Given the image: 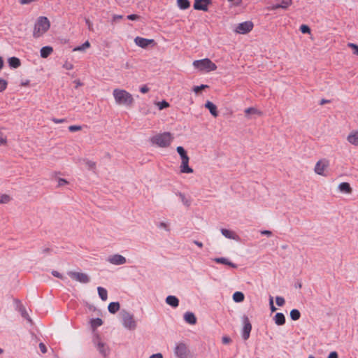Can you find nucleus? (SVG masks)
I'll return each instance as SVG.
<instances>
[{"mask_svg": "<svg viewBox=\"0 0 358 358\" xmlns=\"http://www.w3.org/2000/svg\"><path fill=\"white\" fill-rule=\"evenodd\" d=\"M50 27V22L48 18L45 16H40L34 24L33 36L35 38L41 37Z\"/></svg>", "mask_w": 358, "mask_h": 358, "instance_id": "1", "label": "nucleus"}, {"mask_svg": "<svg viewBox=\"0 0 358 358\" xmlns=\"http://www.w3.org/2000/svg\"><path fill=\"white\" fill-rule=\"evenodd\" d=\"M113 96L115 101L125 106H131L134 99L132 95L124 90L115 89L113 90Z\"/></svg>", "mask_w": 358, "mask_h": 358, "instance_id": "2", "label": "nucleus"}, {"mask_svg": "<svg viewBox=\"0 0 358 358\" xmlns=\"http://www.w3.org/2000/svg\"><path fill=\"white\" fill-rule=\"evenodd\" d=\"M173 137L170 132H164L157 134L150 138L152 144H155L160 148H167L171 145Z\"/></svg>", "mask_w": 358, "mask_h": 358, "instance_id": "3", "label": "nucleus"}, {"mask_svg": "<svg viewBox=\"0 0 358 358\" xmlns=\"http://www.w3.org/2000/svg\"><path fill=\"white\" fill-rule=\"evenodd\" d=\"M193 66L196 69L205 72L213 71L217 68V65L208 58L195 60L193 62Z\"/></svg>", "mask_w": 358, "mask_h": 358, "instance_id": "4", "label": "nucleus"}, {"mask_svg": "<svg viewBox=\"0 0 358 358\" xmlns=\"http://www.w3.org/2000/svg\"><path fill=\"white\" fill-rule=\"evenodd\" d=\"M122 316V325L129 330H134L136 328V322L134 320V315L126 310L120 311Z\"/></svg>", "mask_w": 358, "mask_h": 358, "instance_id": "5", "label": "nucleus"}, {"mask_svg": "<svg viewBox=\"0 0 358 358\" xmlns=\"http://www.w3.org/2000/svg\"><path fill=\"white\" fill-rule=\"evenodd\" d=\"M174 353L178 358H192L190 350L187 345L182 342L176 344Z\"/></svg>", "mask_w": 358, "mask_h": 358, "instance_id": "6", "label": "nucleus"}, {"mask_svg": "<svg viewBox=\"0 0 358 358\" xmlns=\"http://www.w3.org/2000/svg\"><path fill=\"white\" fill-rule=\"evenodd\" d=\"M242 320L243 326L241 331V336L244 341H246L250 338V332L252 330V324L247 315H243Z\"/></svg>", "mask_w": 358, "mask_h": 358, "instance_id": "7", "label": "nucleus"}, {"mask_svg": "<svg viewBox=\"0 0 358 358\" xmlns=\"http://www.w3.org/2000/svg\"><path fill=\"white\" fill-rule=\"evenodd\" d=\"M93 342L94 345H96L98 351L101 355H103L104 357L108 355L110 350L108 347L106 346V343L101 341L99 335H96L94 338Z\"/></svg>", "mask_w": 358, "mask_h": 358, "instance_id": "8", "label": "nucleus"}, {"mask_svg": "<svg viewBox=\"0 0 358 358\" xmlns=\"http://www.w3.org/2000/svg\"><path fill=\"white\" fill-rule=\"evenodd\" d=\"M69 276L80 283L86 284L90 282V276L84 273L76 272V271H69L68 273Z\"/></svg>", "mask_w": 358, "mask_h": 358, "instance_id": "9", "label": "nucleus"}, {"mask_svg": "<svg viewBox=\"0 0 358 358\" xmlns=\"http://www.w3.org/2000/svg\"><path fill=\"white\" fill-rule=\"evenodd\" d=\"M181 159L180 172L183 173H192L194 170L189 166V157L187 152L180 155Z\"/></svg>", "mask_w": 358, "mask_h": 358, "instance_id": "10", "label": "nucleus"}, {"mask_svg": "<svg viewBox=\"0 0 358 358\" xmlns=\"http://www.w3.org/2000/svg\"><path fill=\"white\" fill-rule=\"evenodd\" d=\"M134 42L136 45L142 48H147L150 45L155 46L156 45V42L154 39H148L140 36H136L134 39Z\"/></svg>", "mask_w": 358, "mask_h": 358, "instance_id": "11", "label": "nucleus"}, {"mask_svg": "<svg viewBox=\"0 0 358 358\" xmlns=\"http://www.w3.org/2000/svg\"><path fill=\"white\" fill-rule=\"evenodd\" d=\"M213 3L212 0H194L193 8L196 10L207 12L208 7Z\"/></svg>", "mask_w": 358, "mask_h": 358, "instance_id": "12", "label": "nucleus"}, {"mask_svg": "<svg viewBox=\"0 0 358 358\" xmlns=\"http://www.w3.org/2000/svg\"><path fill=\"white\" fill-rule=\"evenodd\" d=\"M254 24L251 21H245L239 23L236 29V31L241 34H246L253 29Z\"/></svg>", "mask_w": 358, "mask_h": 358, "instance_id": "13", "label": "nucleus"}, {"mask_svg": "<svg viewBox=\"0 0 358 358\" xmlns=\"http://www.w3.org/2000/svg\"><path fill=\"white\" fill-rule=\"evenodd\" d=\"M14 302L15 304V309H16V310H17L18 312L20 313L21 316L23 318L28 320L29 322H31V320L30 317L29 316V315L27 312V310H26L25 307L23 306V304L22 303L21 301L17 299H15Z\"/></svg>", "mask_w": 358, "mask_h": 358, "instance_id": "14", "label": "nucleus"}, {"mask_svg": "<svg viewBox=\"0 0 358 358\" xmlns=\"http://www.w3.org/2000/svg\"><path fill=\"white\" fill-rule=\"evenodd\" d=\"M108 262L114 265H122L127 262V259L122 255L115 254L109 256L108 258Z\"/></svg>", "mask_w": 358, "mask_h": 358, "instance_id": "15", "label": "nucleus"}, {"mask_svg": "<svg viewBox=\"0 0 358 358\" xmlns=\"http://www.w3.org/2000/svg\"><path fill=\"white\" fill-rule=\"evenodd\" d=\"M328 166V162L324 160L318 161L315 166V171L317 174L324 176V171Z\"/></svg>", "mask_w": 358, "mask_h": 358, "instance_id": "16", "label": "nucleus"}, {"mask_svg": "<svg viewBox=\"0 0 358 358\" xmlns=\"http://www.w3.org/2000/svg\"><path fill=\"white\" fill-rule=\"evenodd\" d=\"M213 261L217 264H221L224 265L229 266L231 268H236L237 265L232 262H231L229 259L226 257H215Z\"/></svg>", "mask_w": 358, "mask_h": 358, "instance_id": "17", "label": "nucleus"}, {"mask_svg": "<svg viewBox=\"0 0 358 358\" xmlns=\"http://www.w3.org/2000/svg\"><path fill=\"white\" fill-rule=\"evenodd\" d=\"M184 320L189 324H195L197 322L196 317L192 312L187 311L183 315Z\"/></svg>", "mask_w": 358, "mask_h": 358, "instance_id": "18", "label": "nucleus"}, {"mask_svg": "<svg viewBox=\"0 0 358 358\" xmlns=\"http://www.w3.org/2000/svg\"><path fill=\"white\" fill-rule=\"evenodd\" d=\"M292 3V0H281L280 3H275L271 6V10H276L278 8L286 9Z\"/></svg>", "mask_w": 358, "mask_h": 358, "instance_id": "19", "label": "nucleus"}, {"mask_svg": "<svg viewBox=\"0 0 358 358\" xmlns=\"http://www.w3.org/2000/svg\"><path fill=\"white\" fill-rule=\"evenodd\" d=\"M221 233L227 238L232 240L239 239V236L234 231H231L230 229L222 228L221 229Z\"/></svg>", "mask_w": 358, "mask_h": 358, "instance_id": "20", "label": "nucleus"}, {"mask_svg": "<svg viewBox=\"0 0 358 358\" xmlns=\"http://www.w3.org/2000/svg\"><path fill=\"white\" fill-rule=\"evenodd\" d=\"M166 303L173 308H176L179 306V299L173 295H169L165 299Z\"/></svg>", "mask_w": 358, "mask_h": 358, "instance_id": "21", "label": "nucleus"}, {"mask_svg": "<svg viewBox=\"0 0 358 358\" xmlns=\"http://www.w3.org/2000/svg\"><path fill=\"white\" fill-rule=\"evenodd\" d=\"M273 321L278 326L284 325L286 322V318L282 313H277L273 317Z\"/></svg>", "mask_w": 358, "mask_h": 358, "instance_id": "22", "label": "nucleus"}, {"mask_svg": "<svg viewBox=\"0 0 358 358\" xmlns=\"http://www.w3.org/2000/svg\"><path fill=\"white\" fill-rule=\"evenodd\" d=\"M8 66L10 69H17L21 66V61L18 57H11L8 59Z\"/></svg>", "mask_w": 358, "mask_h": 358, "instance_id": "23", "label": "nucleus"}, {"mask_svg": "<svg viewBox=\"0 0 358 358\" xmlns=\"http://www.w3.org/2000/svg\"><path fill=\"white\" fill-rule=\"evenodd\" d=\"M338 189L341 192L345 194H350L352 191L350 183L347 182H341L338 185Z\"/></svg>", "mask_w": 358, "mask_h": 358, "instance_id": "24", "label": "nucleus"}, {"mask_svg": "<svg viewBox=\"0 0 358 358\" xmlns=\"http://www.w3.org/2000/svg\"><path fill=\"white\" fill-rule=\"evenodd\" d=\"M53 52V48L51 46L46 45L41 48L40 54L42 58L48 57Z\"/></svg>", "mask_w": 358, "mask_h": 358, "instance_id": "25", "label": "nucleus"}, {"mask_svg": "<svg viewBox=\"0 0 358 358\" xmlns=\"http://www.w3.org/2000/svg\"><path fill=\"white\" fill-rule=\"evenodd\" d=\"M120 308V304L118 301L110 302L108 306V312L111 314H115Z\"/></svg>", "mask_w": 358, "mask_h": 358, "instance_id": "26", "label": "nucleus"}, {"mask_svg": "<svg viewBox=\"0 0 358 358\" xmlns=\"http://www.w3.org/2000/svg\"><path fill=\"white\" fill-rule=\"evenodd\" d=\"M90 325H91V328L93 330H95L97 327L101 326L103 322V320L101 318L96 317V318L91 319L90 321Z\"/></svg>", "mask_w": 358, "mask_h": 358, "instance_id": "27", "label": "nucleus"}, {"mask_svg": "<svg viewBox=\"0 0 358 358\" xmlns=\"http://www.w3.org/2000/svg\"><path fill=\"white\" fill-rule=\"evenodd\" d=\"M233 300L236 303L243 302L245 299V295L242 292L236 291L233 294Z\"/></svg>", "mask_w": 358, "mask_h": 358, "instance_id": "28", "label": "nucleus"}, {"mask_svg": "<svg viewBox=\"0 0 358 358\" xmlns=\"http://www.w3.org/2000/svg\"><path fill=\"white\" fill-rule=\"evenodd\" d=\"M348 141L351 144L358 146V131H356L348 135Z\"/></svg>", "mask_w": 358, "mask_h": 358, "instance_id": "29", "label": "nucleus"}, {"mask_svg": "<svg viewBox=\"0 0 358 358\" xmlns=\"http://www.w3.org/2000/svg\"><path fill=\"white\" fill-rule=\"evenodd\" d=\"M177 5L181 10H186L190 7V1L189 0H177Z\"/></svg>", "mask_w": 358, "mask_h": 358, "instance_id": "30", "label": "nucleus"}, {"mask_svg": "<svg viewBox=\"0 0 358 358\" xmlns=\"http://www.w3.org/2000/svg\"><path fill=\"white\" fill-rule=\"evenodd\" d=\"M98 294L102 301H106L108 299V292L106 289L102 287H97Z\"/></svg>", "mask_w": 358, "mask_h": 358, "instance_id": "31", "label": "nucleus"}, {"mask_svg": "<svg viewBox=\"0 0 358 358\" xmlns=\"http://www.w3.org/2000/svg\"><path fill=\"white\" fill-rule=\"evenodd\" d=\"M176 195L180 197L181 201L185 206L189 207L191 205V201L189 199L186 198L185 194L180 192H178L176 193Z\"/></svg>", "mask_w": 358, "mask_h": 358, "instance_id": "32", "label": "nucleus"}, {"mask_svg": "<svg viewBox=\"0 0 358 358\" xmlns=\"http://www.w3.org/2000/svg\"><path fill=\"white\" fill-rule=\"evenodd\" d=\"M290 318L296 321L299 320L301 317V313L298 309L294 308L290 311Z\"/></svg>", "mask_w": 358, "mask_h": 358, "instance_id": "33", "label": "nucleus"}, {"mask_svg": "<svg viewBox=\"0 0 358 358\" xmlns=\"http://www.w3.org/2000/svg\"><path fill=\"white\" fill-rule=\"evenodd\" d=\"M155 104L157 106L158 110H162L167 108L170 105L168 101L166 100H162L161 101H156Z\"/></svg>", "mask_w": 358, "mask_h": 358, "instance_id": "34", "label": "nucleus"}, {"mask_svg": "<svg viewBox=\"0 0 358 358\" xmlns=\"http://www.w3.org/2000/svg\"><path fill=\"white\" fill-rule=\"evenodd\" d=\"M204 106L209 110V112H217V106L210 101H207Z\"/></svg>", "mask_w": 358, "mask_h": 358, "instance_id": "35", "label": "nucleus"}, {"mask_svg": "<svg viewBox=\"0 0 358 358\" xmlns=\"http://www.w3.org/2000/svg\"><path fill=\"white\" fill-rule=\"evenodd\" d=\"M90 47V43L89 41H86L82 45L76 46L73 48V51H84L85 49L89 48Z\"/></svg>", "mask_w": 358, "mask_h": 358, "instance_id": "36", "label": "nucleus"}, {"mask_svg": "<svg viewBox=\"0 0 358 358\" xmlns=\"http://www.w3.org/2000/svg\"><path fill=\"white\" fill-rule=\"evenodd\" d=\"M299 30L302 34H310L311 29L307 24H301L299 27Z\"/></svg>", "mask_w": 358, "mask_h": 358, "instance_id": "37", "label": "nucleus"}, {"mask_svg": "<svg viewBox=\"0 0 358 358\" xmlns=\"http://www.w3.org/2000/svg\"><path fill=\"white\" fill-rule=\"evenodd\" d=\"M11 200L9 195L3 194L0 195V203H8Z\"/></svg>", "mask_w": 358, "mask_h": 358, "instance_id": "38", "label": "nucleus"}, {"mask_svg": "<svg viewBox=\"0 0 358 358\" xmlns=\"http://www.w3.org/2000/svg\"><path fill=\"white\" fill-rule=\"evenodd\" d=\"M208 87H209L207 85H201L199 86H194L193 90L196 94H199L202 92L203 89Z\"/></svg>", "mask_w": 358, "mask_h": 358, "instance_id": "39", "label": "nucleus"}, {"mask_svg": "<svg viewBox=\"0 0 358 358\" xmlns=\"http://www.w3.org/2000/svg\"><path fill=\"white\" fill-rule=\"evenodd\" d=\"M275 303L278 306H283L285 303V300L282 296H275Z\"/></svg>", "mask_w": 358, "mask_h": 358, "instance_id": "40", "label": "nucleus"}, {"mask_svg": "<svg viewBox=\"0 0 358 358\" xmlns=\"http://www.w3.org/2000/svg\"><path fill=\"white\" fill-rule=\"evenodd\" d=\"M348 46L352 49L354 55H356L358 56V45L357 44L349 43L348 44Z\"/></svg>", "mask_w": 358, "mask_h": 358, "instance_id": "41", "label": "nucleus"}, {"mask_svg": "<svg viewBox=\"0 0 358 358\" xmlns=\"http://www.w3.org/2000/svg\"><path fill=\"white\" fill-rule=\"evenodd\" d=\"M7 85L8 82L6 80L0 78V92L4 91L6 89Z\"/></svg>", "mask_w": 358, "mask_h": 358, "instance_id": "42", "label": "nucleus"}, {"mask_svg": "<svg viewBox=\"0 0 358 358\" xmlns=\"http://www.w3.org/2000/svg\"><path fill=\"white\" fill-rule=\"evenodd\" d=\"M68 129L70 132H76L82 129V127L80 125H71L68 127Z\"/></svg>", "mask_w": 358, "mask_h": 358, "instance_id": "43", "label": "nucleus"}, {"mask_svg": "<svg viewBox=\"0 0 358 358\" xmlns=\"http://www.w3.org/2000/svg\"><path fill=\"white\" fill-rule=\"evenodd\" d=\"M269 306H270V310H271V313H274L276 311L277 308L273 304V298L271 296H270V298H269Z\"/></svg>", "mask_w": 358, "mask_h": 358, "instance_id": "44", "label": "nucleus"}, {"mask_svg": "<svg viewBox=\"0 0 358 358\" xmlns=\"http://www.w3.org/2000/svg\"><path fill=\"white\" fill-rule=\"evenodd\" d=\"M85 24L87 26V28L90 31H94V28H93V24L92 22L90 21V20L89 18H85Z\"/></svg>", "mask_w": 358, "mask_h": 358, "instance_id": "45", "label": "nucleus"}, {"mask_svg": "<svg viewBox=\"0 0 358 358\" xmlns=\"http://www.w3.org/2000/svg\"><path fill=\"white\" fill-rule=\"evenodd\" d=\"M127 19L132 21L138 20L140 19V16L137 14H130L127 16Z\"/></svg>", "mask_w": 358, "mask_h": 358, "instance_id": "46", "label": "nucleus"}, {"mask_svg": "<svg viewBox=\"0 0 358 358\" xmlns=\"http://www.w3.org/2000/svg\"><path fill=\"white\" fill-rule=\"evenodd\" d=\"M38 347H39V349H40L41 352L43 354H45V353L47 352V350H47V347H46V345L43 343L41 342L39 343V345H38Z\"/></svg>", "mask_w": 358, "mask_h": 358, "instance_id": "47", "label": "nucleus"}, {"mask_svg": "<svg viewBox=\"0 0 358 358\" xmlns=\"http://www.w3.org/2000/svg\"><path fill=\"white\" fill-rule=\"evenodd\" d=\"M57 182H58V187H62V186H64L69 183V182L66 179L62 178H58Z\"/></svg>", "mask_w": 358, "mask_h": 358, "instance_id": "48", "label": "nucleus"}, {"mask_svg": "<svg viewBox=\"0 0 358 358\" xmlns=\"http://www.w3.org/2000/svg\"><path fill=\"white\" fill-rule=\"evenodd\" d=\"M7 143V138L3 136V134L0 132V145H4Z\"/></svg>", "mask_w": 358, "mask_h": 358, "instance_id": "49", "label": "nucleus"}, {"mask_svg": "<svg viewBox=\"0 0 358 358\" xmlns=\"http://www.w3.org/2000/svg\"><path fill=\"white\" fill-rule=\"evenodd\" d=\"M158 227L159 228L164 229L167 231H169L170 230L169 227V225L166 223L164 222H159V224H158Z\"/></svg>", "mask_w": 358, "mask_h": 358, "instance_id": "50", "label": "nucleus"}, {"mask_svg": "<svg viewBox=\"0 0 358 358\" xmlns=\"http://www.w3.org/2000/svg\"><path fill=\"white\" fill-rule=\"evenodd\" d=\"M140 92L143 94H145L147 92H149L150 90V88L146 85H142L141 87H140Z\"/></svg>", "mask_w": 358, "mask_h": 358, "instance_id": "51", "label": "nucleus"}, {"mask_svg": "<svg viewBox=\"0 0 358 358\" xmlns=\"http://www.w3.org/2000/svg\"><path fill=\"white\" fill-rule=\"evenodd\" d=\"M222 342L223 344H229L231 342V338L229 336H223L222 338Z\"/></svg>", "mask_w": 358, "mask_h": 358, "instance_id": "52", "label": "nucleus"}, {"mask_svg": "<svg viewBox=\"0 0 358 358\" xmlns=\"http://www.w3.org/2000/svg\"><path fill=\"white\" fill-rule=\"evenodd\" d=\"M63 67L66 70H71L73 69V65L70 62H66L65 64L63 65Z\"/></svg>", "mask_w": 358, "mask_h": 358, "instance_id": "53", "label": "nucleus"}, {"mask_svg": "<svg viewBox=\"0 0 358 358\" xmlns=\"http://www.w3.org/2000/svg\"><path fill=\"white\" fill-rule=\"evenodd\" d=\"M176 151L179 155H183L185 152H187L182 146H178L176 148Z\"/></svg>", "mask_w": 358, "mask_h": 358, "instance_id": "54", "label": "nucleus"}, {"mask_svg": "<svg viewBox=\"0 0 358 358\" xmlns=\"http://www.w3.org/2000/svg\"><path fill=\"white\" fill-rule=\"evenodd\" d=\"M327 358H338V354L336 351H332L329 354Z\"/></svg>", "mask_w": 358, "mask_h": 358, "instance_id": "55", "label": "nucleus"}, {"mask_svg": "<svg viewBox=\"0 0 358 358\" xmlns=\"http://www.w3.org/2000/svg\"><path fill=\"white\" fill-rule=\"evenodd\" d=\"M52 275L56 278H58L59 279H62L63 278V275L62 274H61L59 272H58L57 271H52Z\"/></svg>", "mask_w": 358, "mask_h": 358, "instance_id": "56", "label": "nucleus"}, {"mask_svg": "<svg viewBox=\"0 0 358 358\" xmlns=\"http://www.w3.org/2000/svg\"><path fill=\"white\" fill-rule=\"evenodd\" d=\"M123 18V15H113L112 21L113 22H117V20Z\"/></svg>", "mask_w": 358, "mask_h": 358, "instance_id": "57", "label": "nucleus"}, {"mask_svg": "<svg viewBox=\"0 0 358 358\" xmlns=\"http://www.w3.org/2000/svg\"><path fill=\"white\" fill-rule=\"evenodd\" d=\"M37 1L38 0H19V2L22 5H26Z\"/></svg>", "mask_w": 358, "mask_h": 358, "instance_id": "58", "label": "nucleus"}, {"mask_svg": "<svg viewBox=\"0 0 358 358\" xmlns=\"http://www.w3.org/2000/svg\"><path fill=\"white\" fill-rule=\"evenodd\" d=\"M261 234L265 235L267 236H271L272 235V231L269 230H262L261 231Z\"/></svg>", "mask_w": 358, "mask_h": 358, "instance_id": "59", "label": "nucleus"}, {"mask_svg": "<svg viewBox=\"0 0 358 358\" xmlns=\"http://www.w3.org/2000/svg\"><path fill=\"white\" fill-rule=\"evenodd\" d=\"M243 112H259V110H257L254 107H249V108H245Z\"/></svg>", "mask_w": 358, "mask_h": 358, "instance_id": "60", "label": "nucleus"}, {"mask_svg": "<svg viewBox=\"0 0 358 358\" xmlns=\"http://www.w3.org/2000/svg\"><path fill=\"white\" fill-rule=\"evenodd\" d=\"M150 358H163V355L162 353H156V354H153L152 355Z\"/></svg>", "mask_w": 358, "mask_h": 358, "instance_id": "61", "label": "nucleus"}, {"mask_svg": "<svg viewBox=\"0 0 358 358\" xmlns=\"http://www.w3.org/2000/svg\"><path fill=\"white\" fill-rule=\"evenodd\" d=\"M232 5L234 6H239L242 3V0H234Z\"/></svg>", "mask_w": 358, "mask_h": 358, "instance_id": "62", "label": "nucleus"}, {"mask_svg": "<svg viewBox=\"0 0 358 358\" xmlns=\"http://www.w3.org/2000/svg\"><path fill=\"white\" fill-rule=\"evenodd\" d=\"M52 121L55 122V123H61V122H64L65 121V119L53 118Z\"/></svg>", "mask_w": 358, "mask_h": 358, "instance_id": "63", "label": "nucleus"}, {"mask_svg": "<svg viewBox=\"0 0 358 358\" xmlns=\"http://www.w3.org/2000/svg\"><path fill=\"white\" fill-rule=\"evenodd\" d=\"M194 243L195 245H196L199 248H202L203 247V243L199 241H194Z\"/></svg>", "mask_w": 358, "mask_h": 358, "instance_id": "64", "label": "nucleus"}]
</instances>
